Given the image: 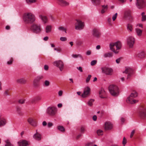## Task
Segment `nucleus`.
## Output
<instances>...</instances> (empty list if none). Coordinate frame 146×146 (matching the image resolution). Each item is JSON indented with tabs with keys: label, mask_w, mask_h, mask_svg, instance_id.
<instances>
[{
	"label": "nucleus",
	"mask_w": 146,
	"mask_h": 146,
	"mask_svg": "<svg viewBox=\"0 0 146 146\" xmlns=\"http://www.w3.org/2000/svg\"><path fill=\"white\" fill-rule=\"evenodd\" d=\"M23 20L27 24H32L35 22L36 17L32 13L29 12L25 13L23 17Z\"/></svg>",
	"instance_id": "obj_1"
},
{
	"label": "nucleus",
	"mask_w": 146,
	"mask_h": 146,
	"mask_svg": "<svg viewBox=\"0 0 146 146\" xmlns=\"http://www.w3.org/2000/svg\"><path fill=\"white\" fill-rule=\"evenodd\" d=\"M121 46V42L118 41L115 42L111 43L110 44V49L115 53H117Z\"/></svg>",
	"instance_id": "obj_2"
},
{
	"label": "nucleus",
	"mask_w": 146,
	"mask_h": 146,
	"mask_svg": "<svg viewBox=\"0 0 146 146\" xmlns=\"http://www.w3.org/2000/svg\"><path fill=\"white\" fill-rule=\"evenodd\" d=\"M138 94L137 92L134 91L132 92L129 97L127 100V102L129 104H133L137 103L138 100H137L134 99L133 98H135L137 96Z\"/></svg>",
	"instance_id": "obj_3"
},
{
	"label": "nucleus",
	"mask_w": 146,
	"mask_h": 146,
	"mask_svg": "<svg viewBox=\"0 0 146 146\" xmlns=\"http://www.w3.org/2000/svg\"><path fill=\"white\" fill-rule=\"evenodd\" d=\"M109 90L110 93L113 96H117L119 94V88L116 85H110L109 87Z\"/></svg>",
	"instance_id": "obj_4"
},
{
	"label": "nucleus",
	"mask_w": 146,
	"mask_h": 146,
	"mask_svg": "<svg viewBox=\"0 0 146 146\" xmlns=\"http://www.w3.org/2000/svg\"><path fill=\"white\" fill-rule=\"evenodd\" d=\"M31 30L34 33L38 34L42 31L41 26L40 24L33 23L31 26Z\"/></svg>",
	"instance_id": "obj_5"
},
{
	"label": "nucleus",
	"mask_w": 146,
	"mask_h": 146,
	"mask_svg": "<svg viewBox=\"0 0 146 146\" xmlns=\"http://www.w3.org/2000/svg\"><path fill=\"white\" fill-rule=\"evenodd\" d=\"M76 21L74 24L75 29L78 30L83 29L84 26V22L80 19H76Z\"/></svg>",
	"instance_id": "obj_6"
},
{
	"label": "nucleus",
	"mask_w": 146,
	"mask_h": 146,
	"mask_svg": "<svg viewBox=\"0 0 146 146\" xmlns=\"http://www.w3.org/2000/svg\"><path fill=\"white\" fill-rule=\"evenodd\" d=\"M57 111V109L56 107H49L47 109L46 113L50 116H54L56 114Z\"/></svg>",
	"instance_id": "obj_7"
},
{
	"label": "nucleus",
	"mask_w": 146,
	"mask_h": 146,
	"mask_svg": "<svg viewBox=\"0 0 146 146\" xmlns=\"http://www.w3.org/2000/svg\"><path fill=\"white\" fill-rule=\"evenodd\" d=\"M126 42L129 47L130 48H132L133 47L135 43V39L133 36H130L127 37Z\"/></svg>",
	"instance_id": "obj_8"
},
{
	"label": "nucleus",
	"mask_w": 146,
	"mask_h": 146,
	"mask_svg": "<svg viewBox=\"0 0 146 146\" xmlns=\"http://www.w3.org/2000/svg\"><path fill=\"white\" fill-rule=\"evenodd\" d=\"M53 64L54 66L58 67L60 71H62L64 68V65L62 61L56 60L54 62Z\"/></svg>",
	"instance_id": "obj_9"
},
{
	"label": "nucleus",
	"mask_w": 146,
	"mask_h": 146,
	"mask_svg": "<svg viewBox=\"0 0 146 146\" xmlns=\"http://www.w3.org/2000/svg\"><path fill=\"white\" fill-rule=\"evenodd\" d=\"M92 33L93 36L97 38H99L101 36V33L99 30L96 28H94L92 30Z\"/></svg>",
	"instance_id": "obj_10"
},
{
	"label": "nucleus",
	"mask_w": 146,
	"mask_h": 146,
	"mask_svg": "<svg viewBox=\"0 0 146 146\" xmlns=\"http://www.w3.org/2000/svg\"><path fill=\"white\" fill-rule=\"evenodd\" d=\"M90 88L88 86L86 87L84 89L83 93L81 95L82 97L84 98H87L90 95Z\"/></svg>",
	"instance_id": "obj_11"
},
{
	"label": "nucleus",
	"mask_w": 146,
	"mask_h": 146,
	"mask_svg": "<svg viewBox=\"0 0 146 146\" xmlns=\"http://www.w3.org/2000/svg\"><path fill=\"white\" fill-rule=\"evenodd\" d=\"M103 73L107 75H111L113 72L112 69L110 68L105 67H102L101 68Z\"/></svg>",
	"instance_id": "obj_12"
},
{
	"label": "nucleus",
	"mask_w": 146,
	"mask_h": 146,
	"mask_svg": "<svg viewBox=\"0 0 146 146\" xmlns=\"http://www.w3.org/2000/svg\"><path fill=\"white\" fill-rule=\"evenodd\" d=\"M146 53L144 50H140L137 52L135 54V57L139 59L143 58L145 57Z\"/></svg>",
	"instance_id": "obj_13"
},
{
	"label": "nucleus",
	"mask_w": 146,
	"mask_h": 146,
	"mask_svg": "<svg viewBox=\"0 0 146 146\" xmlns=\"http://www.w3.org/2000/svg\"><path fill=\"white\" fill-rule=\"evenodd\" d=\"M136 5L138 9H141L145 6V2L144 0H137Z\"/></svg>",
	"instance_id": "obj_14"
},
{
	"label": "nucleus",
	"mask_w": 146,
	"mask_h": 146,
	"mask_svg": "<svg viewBox=\"0 0 146 146\" xmlns=\"http://www.w3.org/2000/svg\"><path fill=\"white\" fill-rule=\"evenodd\" d=\"M133 72V69L130 67L126 68L125 71L123 72V73L128 74L127 77V79H129L130 78V77L131 76Z\"/></svg>",
	"instance_id": "obj_15"
},
{
	"label": "nucleus",
	"mask_w": 146,
	"mask_h": 146,
	"mask_svg": "<svg viewBox=\"0 0 146 146\" xmlns=\"http://www.w3.org/2000/svg\"><path fill=\"white\" fill-rule=\"evenodd\" d=\"M38 17L42 22L44 24H45L48 23V19L46 16L44 15L43 14H40L39 15Z\"/></svg>",
	"instance_id": "obj_16"
},
{
	"label": "nucleus",
	"mask_w": 146,
	"mask_h": 146,
	"mask_svg": "<svg viewBox=\"0 0 146 146\" xmlns=\"http://www.w3.org/2000/svg\"><path fill=\"white\" fill-rule=\"evenodd\" d=\"M57 3L60 5L62 7L68 6L69 3L64 0H56Z\"/></svg>",
	"instance_id": "obj_17"
},
{
	"label": "nucleus",
	"mask_w": 146,
	"mask_h": 146,
	"mask_svg": "<svg viewBox=\"0 0 146 146\" xmlns=\"http://www.w3.org/2000/svg\"><path fill=\"white\" fill-rule=\"evenodd\" d=\"M139 114L140 116L142 118L146 117V108H143L139 112Z\"/></svg>",
	"instance_id": "obj_18"
},
{
	"label": "nucleus",
	"mask_w": 146,
	"mask_h": 146,
	"mask_svg": "<svg viewBox=\"0 0 146 146\" xmlns=\"http://www.w3.org/2000/svg\"><path fill=\"white\" fill-rule=\"evenodd\" d=\"M113 127L112 124L110 122L107 121L105 123V129L106 130H110Z\"/></svg>",
	"instance_id": "obj_19"
},
{
	"label": "nucleus",
	"mask_w": 146,
	"mask_h": 146,
	"mask_svg": "<svg viewBox=\"0 0 146 146\" xmlns=\"http://www.w3.org/2000/svg\"><path fill=\"white\" fill-rule=\"evenodd\" d=\"M19 146H27L29 145L28 142L25 140H21L18 143Z\"/></svg>",
	"instance_id": "obj_20"
},
{
	"label": "nucleus",
	"mask_w": 146,
	"mask_h": 146,
	"mask_svg": "<svg viewBox=\"0 0 146 146\" xmlns=\"http://www.w3.org/2000/svg\"><path fill=\"white\" fill-rule=\"evenodd\" d=\"M44 77L42 75H40L36 77L33 81V84L36 86L37 85V83L41 79H43Z\"/></svg>",
	"instance_id": "obj_21"
},
{
	"label": "nucleus",
	"mask_w": 146,
	"mask_h": 146,
	"mask_svg": "<svg viewBox=\"0 0 146 146\" xmlns=\"http://www.w3.org/2000/svg\"><path fill=\"white\" fill-rule=\"evenodd\" d=\"M28 121L31 125L33 126H36V121L34 119L30 118L28 119Z\"/></svg>",
	"instance_id": "obj_22"
},
{
	"label": "nucleus",
	"mask_w": 146,
	"mask_h": 146,
	"mask_svg": "<svg viewBox=\"0 0 146 146\" xmlns=\"http://www.w3.org/2000/svg\"><path fill=\"white\" fill-rule=\"evenodd\" d=\"M6 123V120L2 115H0V127L3 126Z\"/></svg>",
	"instance_id": "obj_23"
},
{
	"label": "nucleus",
	"mask_w": 146,
	"mask_h": 146,
	"mask_svg": "<svg viewBox=\"0 0 146 146\" xmlns=\"http://www.w3.org/2000/svg\"><path fill=\"white\" fill-rule=\"evenodd\" d=\"M108 5H103L102 6V9L100 11V13L102 14H103L105 13L107 10L108 9Z\"/></svg>",
	"instance_id": "obj_24"
},
{
	"label": "nucleus",
	"mask_w": 146,
	"mask_h": 146,
	"mask_svg": "<svg viewBox=\"0 0 146 146\" xmlns=\"http://www.w3.org/2000/svg\"><path fill=\"white\" fill-rule=\"evenodd\" d=\"M99 94L100 97L101 98H104L106 97V93L104 89H101L99 91Z\"/></svg>",
	"instance_id": "obj_25"
},
{
	"label": "nucleus",
	"mask_w": 146,
	"mask_h": 146,
	"mask_svg": "<svg viewBox=\"0 0 146 146\" xmlns=\"http://www.w3.org/2000/svg\"><path fill=\"white\" fill-rule=\"evenodd\" d=\"M33 138L37 140H40L42 138L41 135L38 133L36 132L33 136Z\"/></svg>",
	"instance_id": "obj_26"
},
{
	"label": "nucleus",
	"mask_w": 146,
	"mask_h": 146,
	"mask_svg": "<svg viewBox=\"0 0 146 146\" xmlns=\"http://www.w3.org/2000/svg\"><path fill=\"white\" fill-rule=\"evenodd\" d=\"M124 17L125 19L129 18L131 17V11L129 10L125 11L124 13Z\"/></svg>",
	"instance_id": "obj_27"
},
{
	"label": "nucleus",
	"mask_w": 146,
	"mask_h": 146,
	"mask_svg": "<svg viewBox=\"0 0 146 146\" xmlns=\"http://www.w3.org/2000/svg\"><path fill=\"white\" fill-rule=\"evenodd\" d=\"M27 80L26 79L24 78H21L18 79L16 82L17 83L20 84H24L26 82Z\"/></svg>",
	"instance_id": "obj_28"
},
{
	"label": "nucleus",
	"mask_w": 146,
	"mask_h": 146,
	"mask_svg": "<svg viewBox=\"0 0 146 146\" xmlns=\"http://www.w3.org/2000/svg\"><path fill=\"white\" fill-rule=\"evenodd\" d=\"M136 33L138 36H141L142 34L143 31L138 28L135 29Z\"/></svg>",
	"instance_id": "obj_29"
},
{
	"label": "nucleus",
	"mask_w": 146,
	"mask_h": 146,
	"mask_svg": "<svg viewBox=\"0 0 146 146\" xmlns=\"http://www.w3.org/2000/svg\"><path fill=\"white\" fill-rule=\"evenodd\" d=\"M52 29V26L50 25H47L45 28V32L47 33H50Z\"/></svg>",
	"instance_id": "obj_30"
},
{
	"label": "nucleus",
	"mask_w": 146,
	"mask_h": 146,
	"mask_svg": "<svg viewBox=\"0 0 146 146\" xmlns=\"http://www.w3.org/2000/svg\"><path fill=\"white\" fill-rule=\"evenodd\" d=\"M94 102V100L92 99H89L86 102V104L89 107L92 106L93 103Z\"/></svg>",
	"instance_id": "obj_31"
},
{
	"label": "nucleus",
	"mask_w": 146,
	"mask_h": 146,
	"mask_svg": "<svg viewBox=\"0 0 146 146\" xmlns=\"http://www.w3.org/2000/svg\"><path fill=\"white\" fill-rule=\"evenodd\" d=\"M113 56V54L111 52H106L104 53L103 55V57L104 58H110Z\"/></svg>",
	"instance_id": "obj_32"
},
{
	"label": "nucleus",
	"mask_w": 146,
	"mask_h": 146,
	"mask_svg": "<svg viewBox=\"0 0 146 146\" xmlns=\"http://www.w3.org/2000/svg\"><path fill=\"white\" fill-rule=\"evenodd\" d=\"M92 3L94 5L97 6L100 5V0H91Z\"/></svg>",
	"instance_id": "obj_33"
},
{
	"label": "nucleus",
	"mask_w": 146,
	"mask_h": 146,
	"mask_svg": "<svg viewBox=\"0 0 146 146\" xmlns=\"http://www.w3.org/2000/svg\"><path fill=\"white\" fill-rule=\"evenodd\" d=\"M72 56L74 58H80L81 59L83 60V57L80 54H72Z\"/></svg>",
	"instance_id": "obj_34"
},
{
	"label": "nucleus",
	"mask_w": 146,
	"mask_h": 146,
	"mask_svg": "<svg viewBox=\"0 0 146 146\" xmlns=\"http://www.w3.org/2000/svg\"><path fill=\"white\" fill-rule=\"evenodd\" d=\"M127 29L129 32H131L133 29V25L130 24H128L127 26Z\"/></svg>",
	"instance_id": "obj_35"
},
{
	"label": "nucleus",
	"mask_w": 146,
	"mask_h": 146,
	"mask_svg": "<svg viewBox=\"0 0 146 146\" xmlns=\"http://www.w3.org/2000/svg\"><path fill=\"white\" fill-rule=\"evenodd\" d=\"M58 29L59 31H64L65 33H67L66 29L64 27L62 26L59 27L58 28Z\"/></svg>",
	"instance_id": "obj_36"
},
{
	"label": "nucleus",
	"mask_w": 146,
	"mask_h": 146,
	"mask_svg": "<svg viewBox=\"0 0 146 146\" xmlns=\"http://www.w3.org/2000/svg\"><path fill=\"white\" fill-rule=\"evenodd\" d=\"M26 2L28 4H31L32 3H36L37 0H26Z\"/></svg>",
	"instance_id": "obj_37"
},
{
	"label": "nucleus",
	"mask_w": 146,
	"mask_h": 146,
	"mask_svg": "<svg viewBox=\"0 0 146 146\" xmlns=\"http://www.w3.org/2000/svg\"><path fill=\"white\" fill-rule=\"evenodd\" d=\"M142 16L141 21H146V15H145L144 12H143L141 14Z\"/></svg>",
	"instance_id": "obj_38"
},
{
	"label": "nucleus",
	"mask_w": 146,
	"mask_h": 146,
	"mask_svg": "<svg viewBox=\"0 0 146 146\" xmlns=\"http://www.w3.org/2000/svg\"><path fill=\"white\" fill-rule=\"evenodd\" d=\"M5 146H12L13 145L9 139L5 140Z\"/></svg>",
	"instance_id": "obj_39"
},
{
	"label": "nucleus",
	"mask_w": 146,
	"mask_h": 146,
	"mask_svg": "<svg viewBox=\"0 0 146 146\" xmlns=\"http://www.w3.org/2000/svg\"><path fill=\"white\" fill-rule=\"evenodd\" d=\"M96 132L98 135H102L103 134V131L101 129H98L97 131Z\"/></svg>",
	"instance_id": "obj_40"
},
{
	"label": "nucleus",
	"mask_w": 146,
	"mask_h": 146,
	"mask_svg": "<svg viewBox=\"0 0 146 146\" xmlns=\"http://www.w3.org/2000/svg\"><path fill=\"white\" fill-rule=\"evenodd\" d=\"M86 131V129L84 126H81L80 128V131L82 133H84Z\"/></svg>",
	"instance_id": "obj_41"
},
{
	"label": "nucleus",
	"mask_w": 146,
	"mask_h": 146,
	"mask_svg": "<svg viewBox=\"0 0 146 146\" xmlns=\"http://www.w3.org/2000/svg\"><path fill=\"white\" fill-rule=\"evenodd\" d=\"M58 129L60 131L62 132H64L65 131L64 127L61 126H58Z\"/></svg>",
	"instance_id": "obj_42"
},
{
	"label": "nucleus",
	"mask_w": 146,
	"mask_h": 146,
	"mask_svg": "<svg viewBox=\"0 0 146 146\" xmlns=\"http://www.w3.org/2000/svg\"><path fill=\"white\" fill-rule=\"evenodd\" d=\"M117 16V13H115L114 15H113L112 17V20L113 21H115Z\"/></svg>",
	"instance_id": "obj_43"
},
{
	"label": "nucleus",
	"mask_w": 146,
	"mask_h": 146,
	"mask_svg": "<svg viewBox=\"0 0 146 146\" xmlns=\"http://www.w3.org/2000/svg\"><path fill=\"white\" fill-rule=\"evenodd\" d=\"M50 83L49 81L46 80L44 82V85L45 86H48L50 85Z\"/></svg>",
	"instance_id": "obj_44"
},
{
	"label": "nucleus",
	"mask_w": 146,
	"mask_h": 146,
	"mask_svg": "<svg viewBox=\"0 0 146 146\" xmlns=\"http://www.w3.org/2000/svg\"><path fill=\"white\" fill-rule=\"evenodd\" d=\"M60 40L62 41H65L67 40V38L65 37H61L60 38Z\"/></svg>",
	"instance_id": "obj_45"
},
{
	"label": "nucleus",
	"mask_w": 146,
	"mask_h": 146,
	"mask_svg": "<svg viewBox=\"0 0 146 146\" xmlns=\"http://www.w3.org/2000/svg\"><path fill=\"white\" fill-rule=\"evenodd\" d=\"M91 75H88V76L86 80V83H88L89 82V81L91 78Z\"/></svg>",
	"instance_id": "obj_46"
},
{
	"label": "nucleus",
	"mask_w": 146,
	"mask_h": 146,
	"mask_svg": "<svg viewBox=\"0 0 146 146\" xmlns=\"http://www.w3.org/2000/svg\"><path fill=\"white\" fill-rule=\"evenodd\" d=\"M41 98L40 97L37 96V97H35V98H34V99H33L32 102H33V101H34L39 100H41Z\"/></svg>",
	"instance_id": "obj_47"
},
{
	"label": "nucleus",
	"mask_w": 146,
	"mask_h": 146,
	"mask_svg": "<svg viewBox=\"0 0 146 146\" xmlns=\"http://www.w3.org/2000/svg\"><path fill=\"white\" fill-rule=\"evenodd\" d=\"M97 61L96 60H93L90 63L91 65L93 66L95 65L97 63Z\"/></svg>",
	"instance_id": "obj_48"
},
{
	"label": "nucleus",
	"mask_w": 146,
	"mask_h": 146,
	"mask_svg": "<svg viewBox=\"0 0 146 146\" xmlns=\"http://www.w3.org/2000/svg\"><path fill=\"white\" fill-rule=\"evenodd\" d=\"M127 143V141L126 139H125V137H124L123 139V141L122 142V144L123 145V146H125V144H126Z\"/></svg>",
	"instance_id": "obj_49"
},
{
	"label": "nucleus",
	"mask_w": 146,
	"mask_h": 146,
	"mask_svg": "<svg viewBox=\"0 0 146 146\" xmlns=\"http://www.w3.org/2000/svg\"><path fill=\"white\" fill-rule=\"evenodd\" d=\"M49 17L51 21H54L55 20V18L52 15H50Z\"/></svg>",
	"instance_id": "obj_50"
},
{
	"label": "nucleus",
	"mask_w": 146,
	"mask_h": 146,
	"mask_svg": "<svg viewBox=\"0 0 146 146\" xmlns=\"http://www.w3.org/2000/svg\"><path fill=\"white\" fill-rule=\"evenodd\" d=\"M25 100L23 99H21L19 100V102L20 104H23L25 102Z\"/></svg>",
	"instance_id": "obj_51"
},
{
	"label": "nucleus",
	"mask_w": 146,
	"mask_h": 146,
	"mask_svg": "<svg viewBox=\"0 0 146 146\" xmlns=\"http://www.w3.org/2000/svg\"><path fill=\"white\" fill-rule=\"evenodd\" d=\"M53 125V124L52 123L49 122L48 123L47 126L48 127H51Z\"/></svg>",
	"instance_id": "obj_52"
},
{
	"label": "nucleus",
	"mask_w": 146,
	"mask_h": 146,
	"mask_svg": "<svg viewBox=\"0 0 146 146\" xmlns=\"http://www.w3.org/2000/svg\"><path fill=\"white\" fill-rule=\"evenodd\" d=\"M63 93V91L62 90L59 91L58 93V96H62Z\"/></svg>",
	"instance_id": "obj_53"
},
{
	"label": "nucleus",
	"mask_w": 146,
	"mask_h": 146,
	"mask_svg": "<svg viewBox=\"0 0 146 146\" xmlns=\"http://www.w3.org/2000/svg\"><path fill=\"white\" fill-rule=\"evenodd\" d=\"M48 66L47 65H45L44 66V68L45 70L47 71L48 69Z\"/></svg>",
	"instance_id": "obj_54"
},
{
	"label": "nucleus",
	"mask_w": 146,
	"mask_h": 146,
	"mask_svg": "<svg viewBox=\"0 0 146 146\" xmlns=\"http://www.w3.org/2000/svg\"><path fill=\"white\" fill-rule=\"evenodd\" d=\"M121 58H119L116 59L115 61L116 63L117 64L119 63L121 61Z\"/></svg>",
	"instance_id": "obj_55"
},
{
	"label": "nucleus",
	"mask_w": 146,
	"mask_h": 146,
	"mask_svg": "<svg viewBox=\"0 0 146 146\" xmlns=\"http://www.w3.org/2000/svg\"><path fill=\"white\" fill-rule=\"evenodd\" d=\"M135 132V131L134 130H133L132 131L130 135V137L131 138L133 137L134 134Z\"/></svg>",
	"instance_id": "obj_56"
},
{
	"label": "nucleus",
	"mask_w": 146,
	"mask_h": 146,
	"mask_svg": "<svg viewBox=\"0 0 146 146\" xmlns=\"http://www.w3.org/2000/svg\"><path fill=\"white\" fill-rule=\"evenodd\" d=\"M12 62L13 60L12 59H10V60L7 61V64H8L9 65L11 64H12Z\"/></svg>",
	"instance_id": "obj_57"
},
{
	"label": "nucleus",
	"mask_w": 146,
	"mask_h": 146,
	"mask_svg": "<svg viewBox=\"0 0 146 146\" xmlns=\"http://www.w3.org/2000/svg\"><path fill=\"white\" fill-rule=\"evenodd\" d=\"M137 27H141L142 28H143V25H142V24L141 23L138 24L137 25Z\"/></svg>",
	"instance_id": "obj_58"
},
{
	"label": "nucleus",
	"mask_w": 146,
	"mask_h": 146,
	"mask_svg": "<svg viewBox=\"0 0 146 146\" xmlns=\"http://www.w3.org/2000/svg\"><path fill=\"white\" fill-rule=\"evenodd\" d=\"M91 52L90 50H88L86 52V54L87 55H89L91 54Z\"/></svg>",
	"instance_id": "obj_59"
},
{
	"label": "nucleus",
	"mask_w": 146,
	"mask_h": 146,
	"mask_svg": "<svg viewBox=\"0 0 146 146\" xmlns=\"http://www.w3.org/2000/svg\"><path fill=\"white\" fill-rule=\"evenodd\" d=\"M77 68L81 72H83L82 68V67L80 66L78 67H77Z\"/></svg>",
	"instance_id": "obj_60"
},
{
	"label": "nucleus",
	"mask_w": 146,
	"mask_h": 146,
	"mask_svg": "<svg viewBox=\"0 0 146 146\" xmlns=\"http://www.w3.org/2000/svg\"><path fill=\"white\" fill-rule=\"evenodd\" d=\"M93 119L94 121H96L97 119V116L96 115H94L93 117Z\"/></svg>",
	"instance_id": "obj_61"
},
{
	"label": "nucleus",
	"mask_w": 146,
	"mask_h": 146,
	"mask_svg": "<svg viewBox=\"0 0 146 146\" xmlns=\"http://www.w3.org/2000/svg\"><path fill=\"white\" fill-rule=\"evenodd\" d=\"M42 124L43 126H45L47 125V123L46 121H43L42 122Z\"/></svg>",
	"instance_id": "obj_62"
},
{
	"label": "nucleus",
	"mask_w": 146,
	"mask_h": 146,
	"mask_svg": "<svg viewBox=\"0 0 146 146\" xmlns=\"http://www.w3.org/2000/svg\"><path fill=\"white\" fill-rule=\"evenodd\" d=\"M86 146H93V144L92 143H90L87 144Z\"/></svg>",
	"instance_id": "obj_63"
},
{
	"label": "nucleus",
	"mask_w": 146,
	"mask_h": 146,
	"mask_svg": "<svg viewBox=\"0 0 146 146\" xmlns=\"http://www.w3.org/2000/svg\"><path fill=\"white\" fill-rule=\"evenodd\" d=\"M121 122H123L125 121V119L123 117H121Z\"/></svg>",
	"instance_id": "obj_64"
}]
</instances>
